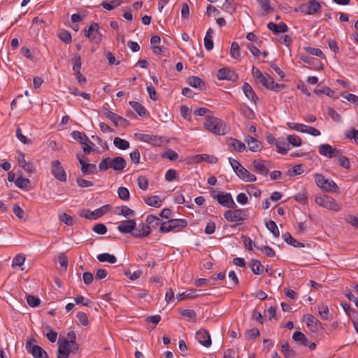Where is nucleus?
I'll return each mask as SVG.
<instances>
[{
  "label": "nucleus",
  "mask_w": 358,
  "mask_h": 358,
  "mask_svg": "<svg viewBox=\"0 0 358 358\" xmlns=\"http://www.w3.org/2000/svg\"><path fill=\"white\" fill-rule=\"evenodd\" d=\"M187 83L194 88L201 89L204 86L203 81L197 76H190L187 78Z\"/></svg>",
  "instance_id": "e433bc0d"
},
{
  "label": "nucleus",
  "mask_w": 358,
  "mask_h": 358,
  "mask_svg": "<svg viewBox=\"0 0 358 358\" xmlns=\"http://www.w3.org/2000/svg\"><path fill=\"white\" fill-rule=\"evenodd\" d=\"M136 223L133 220H127L120 222L117 227V229L120 232L123 234L133 233L135 229Z\"/></svg>",
  "instance_id": "a211bd4d"
},
{
  "label": "nucleus",
  "mask_w": 358,
  "mask_h": 358,
  "mask_svg": "<svg viewBox=\"0 0 358 358\" xmlns=\"http://www.w3.org/2000/svg\"><path fill=\"white\" fill-rule=\"evenodd\" d=\"M110 168L117 171H122L127 165V162L122 157H110Z\"/></svg>",
  "instance_id": "aec40b11"
},
{
  "label": "nucleus",
  "mask_w": 358,
  "mask_h": 358,
  "mask_svg": "<svg viewBox=\"0 0 358 358\" xmlns=\"http://www.w3.org/2000/svg\"><path fill=\"white\" fill-rule=\"evenodd\" d=\"M224 217L231 222H243L247 218L245 210L242 209L228 210L225 211Z\"/></svg>",
  "instance_id": "39448f33"
},
{
  "label": "nucleus",
  "mask_w": 358,
  "mask_h": 358,
  "mask_svg": "<svg viewBox=\"0 0 358 358\" xmlns=\"http://www.w3.org/2000/svg\"><path fill=\"white\" fill-rule=\"evenodd\" d=\"M194 161L196 163L201 162L202 161H206L210 164H215L218 162V159L214 155H207V154H201L196 155L194 157Z\"/></svg>",
  "instance_id": "bb28decb"
},
{
  "label": "nucleus",
  "mask_w": 358,
  "mask_h": 358,
  "mask_svg": "<svg viewBox=\"0 0 358 358\" xmlns=\"http://www.w3.org/2000/svg\"><path fill=\"white\" fill-rule=\"evenodd\" d=\"M51 172L54 177L62 182L66 181V174L59 160L51 162Z\"/></svg>",
  "instance_id": "6e6552de"
},
{
  "label": "nucleus",
  "mask_w": 358,
  "mask_h": 358,
  "mask_svg": "<svg viewBox=\"0 0 358 358\" xmlns=\"http://www.w3.org/2000/svg\"><path fill=\"white\" fill-rule=\"evenodd\" d=\"M242 90L245 96L248 99L251 100L254 103H256L258 97L255 94V92H254L252 87L248 83H245L243 85Z\"/></svg>",
  "instance_id": "b1692460"
},
{
  "label": "nucleus",
  "mask_w": 358,
  "mask_h": 358,
  "mask_svg": "<svg viewBox=\"0 0 358 358\" xmlns=\"http://www.w3.org/2000/svg\"><path fill=\"white\" fill-rule=\"evenodd\" d=\"M118 196L123 201H127L129 199V191L127 187H120L117 189Z\"/></svg>",
  "instance_id": "603ef678"
},
{
  "label": "nucleus",
  "mask_w": 358,
  "mask_h": 358,
  "mask_svg": "<svg viewBox=\"0 0 358 358\" xmlns=\"http://www.w3.org/2000/svg\"><path fill=\"white\" fill-rule=\"evenodd\" d=\"M181 315L187 318L189 322H194L196 320V313L192 309H184L180 311Z\"/></svg>",
  "instance_id": "ea45409f"
},
{
  "label": "nucleus",
  "mask_w": 358,
  "mask_h": 358,
  "mask_svg": "<svg viewBox=\"0 0 358 358\" xmlns=\"http://www.w3.org/2000/svg\"><path fill=\"white\" fill-rule=\"evenodd\" d=\"M345 137L350 140H354V141L358 144V130L355 129L354 127H351L347 129L345 132Z\"/></svg>",
  "instance_id": "37998d69"
},
{
  "label": "nucleus",
  "mask_w": 358,
  "mask_h": 358,
  "mask_svg": "<svg viewBox=\"0 0 358 358\" xmlns=\"http://www.w3.org/2000/svg\"><path fill=\"white\" fill-rule=\"evenodd\" d=\"M266 227L273 234V235L275 237L277 238L279 236V234H280L279 230H278L277 224H275V222L274 221L270 220L268 222H266Z\"/></svg>",
  "instance_id": "de8ad7c7"
},
{
  "label": "nucleus",
  "mask_w": 358,
  "mask_h": 358,
  "mask_svg": "<svg viewBox=\"0 0 358 358\" xmlns=\"http://www.w3.org/2000/svg\"><path fill=\"white\" fill-rule=\"evenodd\" d=\"M31 181L28 178H23L22 176L18 177L15 180V185L20 189H28V187Z\"/></svg>",
  "instance_id": "4c0bfd02"
},
{
  "label": "nucleus",
  "mask_w": 358,
  "mask_h": 358,
  "mask_svg": "<svg viewBox=\"0 0 358 358\" xmlns=\"http://www.w3.org/2000/svg\"><path fill=\"white\" fill-rule=\"evenodd\" d=\"M135 136L141 141L148 143L153 146H160L164 143L163 137L158 135L136 134Z\"/></svg>",
  "instance_id": "423d86ee"
},
{
  "label": "nucleus",
  "mask_w": 358,
  "mask_h": 358,
  "mask_svg": "<svg viewBox=\"0 0 358 358\" xmlns=\"http://www.w3.org/2000/svg\"><path fill=\"white\" fill-rule=\"evenodd\" d=\"M277 152L285 155L289 150V144H287L283 138H278L275 141Z\"/></svg>",
  "instance_id": "7c9ffc66"
},
{
  "label": "nucleus",
  "mask_w": 358,
  "mask_h": 358,
  "mask_svg": "<svg viewBox=\"0 0 358 358\" xmlns=\"http://www.w3.org/2000/svg\"><path fill=\"white\" fill-rule=\"evenodd\" d=\"M292 339L302 345H308V339L306 338L305 334L299 331H296L292 335Z\"/></svg>",
  "instance_id": "2f4dec72"
},
{
  "label": "nucleus",
  "mask_w": 358,
  "mask_h": 358,
  "mask_svg": "<svg viewBox=\"0 0 358 358\" xmlns=\"http://www.w3.org/2000/svg\"><path fill=\"white\" fill-rule=\"evenodd\" d=\"M306 51L312 55H315V56H317L320 58H325V56L324 55V53L322 52V51L319 49V48H312V47H307L305 48Z\"/></svg>",
  "instance_id": "4d7b16f0"
},
{
  "label": "nucleus",
  "mask_w": 358,
  "mask_h": 358,
  "mask_svg": "<svg viewBox=\"0 0 358 358\" xmlns=\"http://www.w3.org/2000/svg\"><path fill=\"white\" fill-rule=\"evenodd\" d=\"M260 83L266 88L275 92L285 88V85L275 83L273 78L268 73H265L264 78H263V80H261Z\"/></svg>",
  "instance_id": "1a4fd4ad"
},
{
  "label": "nucleus",
  "mask_w": 358,
  "mask_h": 358,
  "mask_svg": "<svg viewBox=\"0 0 358 358\" xmlns=\"http://www.w3.org/2000/svg\"><path fill=\"white\" fill-rule=\"evenodd\" d=\"M287 126L291 129L295 130L299 132L305 133L306 125L295 122H287Z\"/></svg>",
  "instance_id": "6e6d98bb"
},
{
  "label": "nucleus",
  "mask_w": 358,
  "mask_h": 358,
  "mask_svg": "<svg viewBox=\"0 0 358 358\" xmlns=\"http://www.w3.org/2000/svg\"><path fill=\"white\" fill-rule=\"evenodd\" d=\"M228 146L231 152H242L246 148L245 143L236 138H231L228 143Z\"/></svg>",
  "instance_id": "412c9836"
},
{
  "label": "nucleus",
  "mask_w": 358,
  "mask_h": 358,
  "mask_svg": "<svg viewBox=\"0 0 358 358\" xmlns=\"http://www.w3.org/2000/svg\"><path fill=\"white\" fill-rule=\"evenodd\" d=\"M282 237H283L284 241L287 243H288V244H289V245H292V246H294L295 248H303V247H304V244L303 243L296 241L289 233L284 234L282 235Z\"/></svg>",
  "instance_id": "c9c22d12"
},
{
  "label": "nucleus",
  "mask_w": 358,
  "mask_h": 358,
  "mask_svg": "<svg viewBox=\"0 0 358 358\" xmlns=\"http://www.w3.org/2000/svg\"><path fill=\"white\" fill-rule=\"evenodd\" d=\"M314 93L318 95L324 94L329 97H332L334 95V92L328 87H324L322 89H316L314 90Z\"/></svg>",
  "instance_id": "bf43d9fd"
},
{
  "label": "nucleus",
  "mask_w": 358,
  "mask_h": 358,
  "mask_svg": "<svg viewBox=\"0 0 358 358\" xmlns=\"http://www.w3.org/2000/svg\"><path fill=\"white\" fill-rule=\"evenodd\" d=\"M245 142L248 144V148L252 152H258L261 150L262 143L255 138L246 135L244 137Z\"/></svg>",
  "instance_id": "6ab92c4d"
},
{
  "label": "nucleus",
  "mask_w": 358,
  "mask_h": 358,
  "mask_svg": "<svg viewBox=\"0 0 358 358\" xmlns=\"http://www.w3.org/2000/svg\"><path fill=\"white\" fill-rule=\"evenodd\" d=\"M213 198L222 206L227 208H234L236 206L231 194H218L213 196Z\"/></svg>",
  "instance_id": "f8f14e48"
},
{
  "label": "nucleus",
  "mask_w": 358,
  "mask_h": 358,
  "mask_svg": "<svg viewBox=\"0 0 358 358\" xmlns=\"http://www.w3.org/2000/svg\"><path fill=\"white\" fill-rule=\"evenodd\" d=\"M260 334L259 331L257 328H253L250 330H248L246 331L245 336V338L248 340L255 338L256 337L259 336Z\"/></svg>",
  "instance_id": "774afa93"
},
{
  "label": "nucleus",
  "mask_w": 358,
  "mask_h": 358,
  "mask_svg": "<svg viewBox=\"0 0 358 358\" xmlns=\"http://www.w3.org/2000/svg\"><path fill=\"white\" fill-rule=\"evenodd\" d=\"M281 351L285 358H296V352L293 349L290 348L287 343H285L282 345Z\"/></svg>",
  "instance_id": "473e14b6"
},
{
  "label": "nucleus",
  "mask_w": 358,
  "mask_h": 358,
  "mask_svg": "<svg viewBox=\"0 0 358 358\" xmlns=\"http://www.w3.org/2000/svg\"><path fill=\"white\" fill-rule=\"evenodd\" d=\"M305 321L306 325L310 329L311 331H315L317 330L320 325V321L312 315H306L305 316Z\"/></svg>",
  "instance_id": "393cba45"
},
{
  "label": "nucleus",
  "mask_w": 358,
  "mask_h": 358,
  "mask_svg": "<svg viewBox=\"0 0 358 358\" xmlns=\"http://www.w3.org/2000/svg\"><path fill=\"white\" fill-rule=\"evenodd\" d=\"M150 231L143 224H139L138 227L133 231L132 235L136 238H142L148 236Z\"/></svg>",
  "instance_id": "a878e982"
},
{
  "label": "nucleus",
  "mask_w": 358,
  "mask_h": 358,
  "mask_svg": "<svg viewBox=\"0 0 358 358\" xmlns=\"http://www.w3.org/2000/svg\"><path fill=\"white\" fill-rule=\"evenodd\" d=\"M213 30L211 28H209L204 37V46L205 48L208 51L211 50L214 46L213 41Z\"/></svg>",
  "instance_id": "c756f323"
},
{
  "label": "nucleus",
  "mask_w": 358,
  "mask_h": 358,
  "mask_svg": "<svg viewBox=\"0 0 358 358\" xmlns=\"http://www.w3.org/2000/svg\"><path fill=\"white\" fill-rule=\"evenodd\" d=\"M76 350L72 348L67 339L59 338L58 341L57 358H69L70 352Z\"/></svg>",
  "instance_id": "0eeeda50"
},
{
  "label": "nucleus",
  "mask_w": 358,
  "mask_h": 358,
  "mask_svg": "<svg viewBox=\"0 0 358 358\" xmlns=\"http://www.w3.org/2000/svg\"><path fill=\"white\" fill-rule=\"evenodd\" d=\"M315 202L319 206L331 210L339 211L341 210V208L336 201L327 195L315 196Z\"/></svg>",
  "instance_id": "20e7f679"
},
{
  "label": "nucleus",
  "mask_w": 358,
  "mask_h": 358,
  "mask_svg": "<svg viewBox=\"0 0 358 358\" xmlns=\"http://www.w3.org/2000/svg\"><path fill=\"white\" fill-rule=\"evenodd\" d=\"M146 222L147 228L150 231L152 228H155L160 224V220L152 215H150L146 218Z\"/></svg>",
  "instance_id": "79ce46f5"
},
{
  "label": "nucleus",
  "mask_w": 358,
  "mask_h": 358,
  "mask_svg": "<svg viewBox=\"0 0 358 358\" xmlns=\"http://www.w3.org/2000/svg\"><path fill=\"white\" fill-rule=\"evenodd\" d=\"M25 261V257L22 255H16L12 262V266H21Z\"/></svg>",
  "instance_id": "338daca9"
},
{
  "label": "nucleus",
  "mask_w": 358,
  "mask_h": 358,
  "mask_svg": "<svg viewBox=\"0 0 358 358\" xmlns=\"http://www.w3.org/2000/svg\"><path fill=\"white\" fill-rule=\"evenodd\" d=\"M236 176L245 182H255L257 178L255 175L252 174L248 169L243 166L236 171Z\"/></svg>",
  "instance_id": "f3484780"
},
{
  "label": "nucleus",
  "mask_w": 358,
  "mask_h": 358,
  "mask_svg": "<svg viewBox=\"0 0 358 358\" xmlns=\"http://www.w3.org/2000/svg\"><path fill=\"white\" fill-rule=\"evenodd\" d=\"M315 181L317 185L327 192H335L338 189V185L331 180L325 178L321 174L314 176Z\"/></svg>",
  "instance_id": "f03ea898"
},
{
  "label": "nucleus",
  "mask_w": 358,
  "mask_h": 358,
  "mask_svg": "<svg viewBox=\"0 0 358 358\" xmlns=\"http://www.w3.org/2000/svg\"><path fill=\"white\" fill-rule=\"evenodd\" d=\"M16 137L17 138L24 144H31L32 140L27 138L22 133V130L20 127H17L16 129Z\"/></svg>",
  "instance_id": "864d4df0"
},
{
  "label": "nucleus",
  "mask_w": 358,
  "mask_h": 358,
  "mask_svg": "<svg viewBox=\"0 0 358 358\" xmlns=\"http://www.w3.org/2000/svg\"><path fill=\"white\" fill-rule=\"evenodd\" d=\"M295 200L302 204H305L308 201V192L306 190H303L299 193H297L294 196Z\"/></svg>",
  "instance_id": "09e8293b"
},
{
  "label": "nucleus",
  "mask_w": 358,
  "mask_h": 358,
  "mask_svg": "<svg viewBox=\"0 0 358 358\" xmlns=\"http://www.w3.org/2000/svg\"><path fill=\"white\" fill-rule=\"evenodd\" d=\"M93 231L101 235H103L107 232L106 227L101 223L96 224L92 229Z\"/></svg>",
  "instance_id": "69168bd1"
},
{
  "label": "nucleus",
  "mask_w": 358,
  "mask_h": 358,
  "mask_svg": "<svg viewBox=\"0 0 358 358\" xmlns=\"http://www.w3.org/2000/svg\"><path fill=\"white\" fill-rule=\"evenodd\" d=\"M99 26L97 23H92L90 24L87 30L85 31V36L86 37L90 38L94 32H96L99 31Z\"/></svg>",
  "instance_id": "0e129e2a"
},
{
  "label": "nucleus",
  "mask_w": 358,
  "mask_h": 358,
  "mask_svg": "<svg viewBox=\"0 0 358 358\" xmlns=\"http://www.w3.org/2000/svg\"><path fill=\"white\" fill-rule=\"evenodd\" d=\"M299 10L304 15H315L320 13L322 6L317 0H308L306 3L301 4Z\"/></svg>",
  "instance_id": "7ed1b4c3"
},
{
  "label": "nucleus",
  "mask_w": 358,
  "mask_h": 358,
  "mask_svg": "<svg viewBox=\"0 0 358 358\" xmlns=\"http://www.w3.org/2000/svg\"><path fill=\"white\" fill-rule=\"evenodd\" d=\"M319 153L321 155L325 156L328 158H333L339 155V150L334 148L329 144H322L319 146Z\"/></svg>",
  "instance_id": "2eb2a0df"
},
{
  "label": "nucleus",
  "mask_w": 358,
  "mask_h": 358,
  "mask_svg": "<svg viewBox=\"0 0 358 358\" xmlns=\"http://www.w3.org/2000/svg\"><path fill=\"white\" fill-rule=\"evenodd\" d=\"M81 171L83 174L96 173V166L95 164L87 163L81 166Z\"/></svg>",
  "instance_id": "a18cd8bd"
},
{
  "label": "nucleus",
  "mask_w": 358,
  "mask_h": 358,
  "mask_svg": "<svg viewBox=\"0 0 358 358\" xmlns=\"http://www.w3.org/2000/svg\"><path fill=\"white\" fill-rule=\"evenodd\" d=\"M230 55L232 58L238 59L241 56L240 47L237 42H233L230 48Z\"/></svg>",
  "instance_id": "c03bdc74"
},
{
  "label": "nucleus",
  "mask_w": 358,
  "mask_h": 358,
  "mask_svg": "<svg viewBox=\"0 0 358 358\" xmlns=\"http://www.w3.org/2000/svg\"><path fill=\"white\" fill-rule=\"evenodd\" d=\"M124 275L128 277L131 280L134 281L138 279L142 275V271L137 270L133 273L130 271H124Z\"/></svg>",
  "instance_id": "680f3d73"
},
{
  "label": "nucleus",
  "mask_w": 358,
  "mask_h": 358,
  "mask_svg": "<svg viewBox=\"0 0 358 358\" xmlns=\"http://www.w3.org/2000/svg\"><path fill=\"white\" fill-rule=\"evenodd\" d=\"M129 105L141 117H143L146 115L147 110L139 102L131 101H129Z\"/></svg>",
  "instance_id": "72a5a7b5"
},
{
  "label": "nucleus",
  "mask_w": 358,
  "mask_h": 358,
  "mask_svg": "<svg viewBox=\"0 0 358 358\" xmlns=\"http://www.w3.org/2000/svg\"><path fill=\"white\" fill-rule=\"evenodd\" d=\"M250 268L252 273L255 275H261L264 272V266L262 263L255 259H252L250 262Z\"/></svg>",
  "instance_id": "cd10ccee"
},
{
  "label": "nucleus",
  "mask_w": 358,
  "mask_h": 358,
  "mask_svg": "<svg viewBox=\"0 0 358 358\" xmlns=\"http://www.w3.org/2000/svg\"><path fill=\"white\" fill-rule=\"evenodd\" d=\"M97 259L100 262H108L110 264H115L117 262L116 257L109 253H102L97 255Z\"/></svg>",
  "instance_id": "f704fd0d"
},
{
  "label": "nucleus",
  "mask_w": 358,
  "mask_h": 358,
  "mask_svg": "<svg viewBox=\"0 0 358 358\" xmlns=\"http://www.w3.org/2000/svg\"><path fill=\"white\" fill-rule=\"evenodd\" d=\"M162 157L175 161L178 158V155L173 150H168L162 155Z\"/></svg>",
  "instance_id": "e2e57ef3"
},
{
  "label": "nucleus",
  "mask_w": 358,
  "mask_h": 358,
  "mask_svg": "<svg viewBox=\"0 0 358 358\" xmlns=\"http://www.w3.org/2000/svg\"><path fill=\"white\" fill-rule=\"evenodd\" d=\"M71 135L74 140L79 141L80 143H84L83 141H87V136L78 131H72Z\"/></svg>",
  "instance_id": "052dcab7"
},
{
  "label": "nucleus",
  "mask_w": 358,
  "mask_h": 358,
  "mask_svg": "<svg viewBox=\"0 0 358 358\" xmlns=\"http://www.w3.org/2000/svg\"><path fill=\"white\" fill-rule=\"evenodd\" d=\"M113 143L116 148H117L120 150H122L128 149L129 148V145H130L129 141H127L124 139L120 138L119 137H115L114 138Z\"/></svg>",
  "instance_id": "a19ab883"
},
{
  "label": "nucleus",
  "mask_w": 358,
  "mask_h": 358,
  "mask_svg": "<svg viewBox=\"0 0 358 358\" xmlns=\"http://www.w3.org/2000/svg\"><path fill=\"white\" fill-rule=\"evenodd\" d=\"M267 27L274 34L285 33L288 30V27L284 22L275 24L274 22H270L268 23Z\"/></svg>",
  "instance_id": "4be33fe9"
},
{
  "label": "nucleus",
  "mask_w": 358,
  "mask_h": 358,
  "mask_svg": "<svg viewBox=\"0 0 358 358\" xmlns=\"http://www.w3.org/2000/svg\"><path fill=\"white\" fill-rule=\"evenodd\" d=\"M199 292H200L199 290H196V289H187L182 293L178 294L176 296V299L178 301H182V300L186 299H193V298L199 297L202 295V294L199 293Z\"/></svg>",
  "instance_id": "5701e85b"
},
{
  "label": "nucleus",
  "mask_w": 358,
  "mask_h": 358,
  "mask_svg": "<svg viewBox=\"0 0 358 358\" xmlns=\"http://www.w3.org/2000/svg\"><path fill=\"white\" fill-rule=\"evenodd\" d=\"M196 340L201 343L202 345L208 348L211 345V338L208 331L206 329H200L196 334Z\"/></svg>",
  "instance_id": "dca6fc26"
},
{
  "label": "nucleus",
  "mask_w": 358,
  "mask_h": 358,
  "mask_svg": "<svg viewBox=\"0 0 358 358\" xmlns=\"http://www.w3.org/2000/svg\"><path fill=\"white\" fill-rule=\"evenodd\" d=\"M204 127L216 135H224L227 133L225 122L217 117L208 116L204 122Z\"/></svg>",
  "instance_id": "f257e3e1"
},
{
  "label": "nucleus",
  "mask_w": 358,
  "mask_h": 358,
  "mask_svg": "<svg viewBox=\"0 0 358 358\" xmlns=\"http://www.w3.org/2000/svg\"><path fill=\"white\" fill-rule=\"evenodd\" d=\"M266 162L261 159H255L251 164L250 168L252 171H255L257 174L267 176L269 169L266 166Z\"/></svg>",
  "instance_id": "4468645a"
},
{
  "label": "nucleus",
  "mask_w": 358,
  "mask_h": 358,
  "mask_svg": "<svg viewBox=\"0 0 358 358\" xmlns=\"http://www.w3.org/2000/svg\"><path fill=\"white\" fill-rule=\"evenodd\" d=\"M329 308L327 305L321 304L318 306V313L323 319H329Z\"/></svg>",
  "instance_id": "13d9d810"
},
{
  "label": "nucleus",
  "mask_w": 358,
  "mask_h": 358,
  "mask_svg": "<svg viewBox=\"0 0 358 358\" xmlns=\"http://www.w3.org/2000/svg\"><path fill=\"white\" fill-rule=\"evenodd\" d=\"M103 111L104 115L116 126L127 127L128 125V121L125 118L115 114L108 108H103Z\"/></svg>",
  "instance_id": "9d476101"
},
{
  "label": "nucleus",
  "mask_w": 358,
  "mask_h": 358,
  "mask_svg": "<svg viewBox=\"0 0 358 358\" xmlns=\"http://www.w3.org/2000/svg\"><path fill=\"white\" fill-rule=\"evenodd\" d=\"M288 144L292 145L295 147H299L301 145V138L297 135H289L287 136Z\"/></svg>",
  "instance_id": "8fccbe9b"
},
{
  "label": "nucleus",
  "mask_w": 358,
  "mask_h": 358,
  "mask_svg": "<svg viewBox=\"0 0 358 358\" xmlns=\"http://www.w3.org/2000/svg\"><path fill=\"white\" fill-rule=\"evenodd\" d=\"M218 80H227L229 81H236L238 80L237 74L229 68L224 67L218 70L217 73Z\"/></svg>",
  "instance_id": "ddd939ff"
},
{
  "label": "nucleus",
  "mask_w": 358,
  "mask_h": 358,
  "mask_svg": "<svg viewBox=\"0 0 358 358\" xmlns=\"http://www.w3.org/2000/svg\"><path fill=\"white\" fill-rule=\"evenodd\" d=\"M108 210V206H103L95 210L92 211L93 220H96L103 215Z\"/></svg>",
  "instance_id": "5fc2aeb1"
},
{
  "label": "nucleus",
  "mask_w": 358,
  "mask_h": 358,
  "mask_svg": "<svg viewBox=\"0 0 358 358\" xmlns=\"http://www.w3.org/2000/svg\"><path fill=\"white\" fill-rule=\"evenodd\" d=\"M58 219L60 222H64L68 226H72L73 224V217L67 215L66 213H59L58 214Z\"/></svg>",
  "instance_id": "49530a36"
},
{
  "label": "nucleus",
  "mask_w": 358,
  "mask_h": 358,
  "mask_svg": "<svg viewBox=\"0 0 358 358\" xmlns=\"http://www.w3.org/2000/svg\"><path fill=\"white\" fill-rule=\"evenodd\" d=\"M169 223L172 225V228L175 231H178L187 225V222L183 219H171L169 220Z\"/></svg>",
  "instance_id": "c85d7f7f"
},
{
  "label": "nucleus",
  "mask_w": 358,
  "mask_h": 358,
  "mask_svg": "<svg viewBox=\"0 0 358 358\" xmlns=\"http://www.w3.org/2000/svg\"><path fill=\"white\" fill-rule=\"evenodd\" d=\"M145 202L150 206L156 208L161 206L162 201L160 199L159 196H150L145 199Z\"/></svg>",
  "instance_id": "58836bf2"
},
{
  "label": "nucleus",
  "mask_w": 358,
  "mask_h": 358,
  "mask_svg": "<svg viewBox=\"0 0 358 358\" xmlns=\"http://www.w3.org/2000/svg\"><path fill=\"white\" fill-rule=\"evenodd\" d=\"M121 4L120 0H113L110 2L103 1L101 5L103 8L111 10Z\"/></svg>",
  "instance_id": "3c124183"
},
{
  "label": "nucleus",
  "mask_w": 358,
  "mask_h": 358,
  "mask_svg": "<svg viewBox=\"0 0 358 358\" xmlns=\"http://www.w3.org/2000/svg\"><path fill=\"white\" fill-rule=\"evenodd\" d=\"M34 340L28 341L26 344V348L29 352H30L34 358H48V355L45 351L40 346L32 345L31 342Z\"/></svg>",
  "instance_id": "9b49d317"
}]
</instances>
